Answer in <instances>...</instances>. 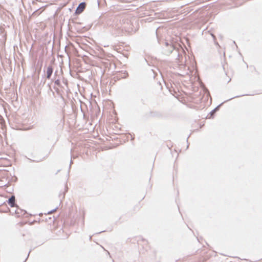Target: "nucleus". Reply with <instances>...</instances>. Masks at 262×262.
<instances>
[{"label": "nucleus", "mask_w": 262, "mask_h": 262, "mask_svg": "<svg viewBox=\"0 0 262 262\" xmlns=\"http://www.w3.org/2000/svg\"><path fill=\"white\" fill-rule=\"evenodd\" d=\"M165 48L164 49V53L167 55L170 54H173L177 57L176 59L180 60V58L182 57L181 52H183L182 48L180 46L179 48L174 46L172 43H169L167 41H165Z\"/></svg>", "instance_id": "1"}, {"label": "nucleus", "mask_w": 262, "mask_h": 262, "mask_svg": "<svg viewBox=\"0 0 262 262\" xmlns=\"http://www.w3.org/2000/svg\"><path fill=\"white\" fill-rule=\"evenodd\" d=\"M86 6V4L84 2H82L79 4L78 7L76 8L75 13L76 14L81 13L84 9Z\"/></svg>", "instance_id": "2"}, {"label": "nucleus", "mask_w": 262, "mask_h": 262, "mask_svg": "<svg viewBox=\"0 0 262 262\" xmlns=\"http://www.w3.org/2000/svg\"><path fill=\"white\" fill-rule=\"evenodd\" d=\"M53 73V68L52 66H49L47 68V79H50Z\"/></svg>", "instance_id": "3"}, {"label": "nucleus", "mask_w": 262, "mask_h": 262, "mask_svg": "<svg viewBox=\"0 0 262 262\" xmlns=\"http://www.w3.org/2000/svg\"><path fill=\"white\" fill-rule=\"evenodd\" d=\"M8 204L11 207H16L15 204V198L14 195H11V197L8 200Z\"/></svg>", "instance_id": "4"}, {"label": "nucleus", "mask_w": 262, "mask_h": 262, "mask_svg": "<svg viewBox=\"0 0 262 262\" xmlns=\"http://www.w3.org/2000/svg\"><path fill=\"white\" fill-rule=\"evenodd\" d=\"M17 208L15 210V213L18 216H20V215H24L25 214L26 211L25 210H22L19 208L17 205L16 206Z\"/></svg>", "instance_id": "5"}, {"label": "nucleus", "mask_w": 262, "mask_h": 262, "mask_svg": "<svg viewBox=\"0 0 262 262\" xmlns=\"http://www.w3.org/2000/svg\"><path fill=\"white\" fill-rule=\"evenodd\" d=\"M208 32L209 33V34L212 36V37L213 38V39L214 41V43L215 45H217L218 46L219 45V43L215 41L216 40V37H215V36L211 32H210V31H208Z\"/></svg>", "instance_id": "6"}, {"label": "nucleus", "mask_w": 262, "mask_h": 262, "mask_svg": "<svg viewBox=\"0 0 262 262\" xmlns=\"http://www.w3.org/2000/svg\"><path fill=\"white\" fill-rule=\"evenodd\" d=\"M221 105V104H220L219 105L217 106L213 110H212L210 113L211 115H212L217 110H218Z\"/></svg>", "instance_id": "7"}, {"label": "nucleus", "mask_w": 262, "mask_h": 262, "mask_svg": "<svg viewBox=\"0 0 262 262\" xmlns=\"http://www.w3.org/2000/svg\"><path fill=\"white\" fill-rule=\"evenodd\" d=\"M55 84L58 86H60V81L59 79H56L55 80Z\"/></svg>", "instance_id": "8"}, {"label": "nucleus", "mask_w": 262, "mask_h": 262, "mask_svg": "<svg viewBox=\"0 0 262 262\" xmlns=\"http://www.w3.org/2000/svg\"><path fill=\"white\" fill-rule=\"evenodd\" d=\"M121 74H123V75H121V77L122 78H125L127 77V76H128V74L127 73H126V72H124L123 73H122Z\"/></svg>", "instance_id": "9"}, {"label": "nucleus", "mask_w": 262, "mask_h": 262, "mask_svg": "<svg viewBox=\"0 0 262 262\" xmlns=\"http://www.w3.org/2000/svg\"><path fill=\"white\" fill-rule=\"evenodd\" d=\"M56 210V208H55V209H54L49 211L48 213V214L52 213L54 212V211H55Z\"/></svg>", "instance_id": "10"}, {"label": "nucleus", "mask_w": 262, "mask_h": 262, "mask_svg": "<svg viewBox=\"0 0 262 262\" xmlns=\"http://www.w3.org/2000/svg\"><path fill=\"white\" fill-rule=\"evenodd\" d=\"M239 97L238 96H234V97H233V98H231L229 99V100H231V99H233V98H236V97Z\"/></svg>", "instance_id": "11"}, {"label": "nucleus", "mask_w": 262, "mask_h": 262, "mask_svg": "<svg viewBox=\"0 0 262 262\" xmlns=\"http://www.w3.org/2000/svg\"><path fill=\"white\" fill-rule=\"evenodd\" d=\"M37 12V11L34 12L33 14H35V13Z\"/></svg>", "instance_id": "12"}, {"label": "nucleus", "mask_w": 262, "mask_h": 262, "mask_svg": "<svg viewBox=\"0 0 262 262\" xmlns=\"http://www.w3.org/2000/svg\"><path fill=\"white\" fill-rule=\"evenodd\" d=\"M121 28H122V29H123L124 28V27H121Z\"/></svg>", "instance_id": "13"}, {"label": "nucleus", "mask_w": 262, "mask_h": 262, "mask_svg": "<svg viewBox=\"0 0 262 262\" xmlns=\"http://www.w3.org/2000/svg\"><path fill=\"white\" fill-rule=\"evenodd\" d=\"M57 71H56V72H55V75H56V74H57Z\"/></svg>", "instance_id": "14"}, {"label": "nucleus", "mask_w": 262, "mask_h": 262, "mask_svg": "<svg viewBox=\"0 0 262 262\" xmlns=\"http://www.w3.org/2000/svg\"><path fill=\"white\" fill-rule=\"evenodd\" d=\"M181 75H183V74H179Z\"/></svg>", "instance_id": "15"}, {"label": "nucleus", "mask_w": 262, "mask_h": 262, "mask_svg": "<svg viewBox=\"0 0 262 262\" xmlns=\"http://www.w3.org/2000/svg\"><path fill=\"white\" fill-rule=\"evenodd\" d=\"M30 252H29V253L28 254V256L29 255V253H30Z\"/></svg>", "instance_id": "16"}, {"label": "nucleus", "mask_w": 262, "mask_h": 262, "mask_svg": "<svg viewBox=\"0 0 262 262\" xmlns=\"http://www.w3.org/2000/svg\"><path fill=\"white\" fill-rule=\"evenodd\" d=\"M24 262H25V261H24Z\"/></svg>", "instance_id": "17"}, {"label": "nucleus", "mask_w": 262, "mask_h": 262, "mask_svg": "<svg viewBox=\"0 0 262 262\" xmlns=\"http://www.w3.org/2000/svg\"><path fill=\"white\" fill-rule=\"evenodd\" d=\"M24 262H25V261H24Z\"/></svg>", "instance_id": "18"}, {"label": "nucleus", "mask_w": 262, "mask_h": 262, "mask_svg": "<svg viewBox=\"0 0 262 262\" xmlns=\"http://www.w3.org/2000/svg\"><path fill=\"white\" fill-rule=\"evenodd\" d=\"M24 262H25V261H24Z\"/></svg>", "instance_id": "19"}, {"label": "nucleus", "mask_w": 262, "mask_h": 262, "mask_svg": "<svg viewBox=\"0 0 262 262\" xmlns=\"http://www.w3.org/2000/svg\"><path fill=\"white\" fill-rule=\"evenodd\" d=\"M24 262H25V261H24Z\"/></svg>", "instance_id": "20"}, {"label": "nucleus", "mask_w": 262, "mask_h": 262, "mask_svg": "<svg viewBox=\"0 0 262 262\" xmlns=\"http://www.w3.org/2000/svg\"><path fill=\"white\" fill-rule=\"evenodd\" d=\"M24 262H25V261H24Z\"/></svg>", "instance_id": "21"}]
</instances>
